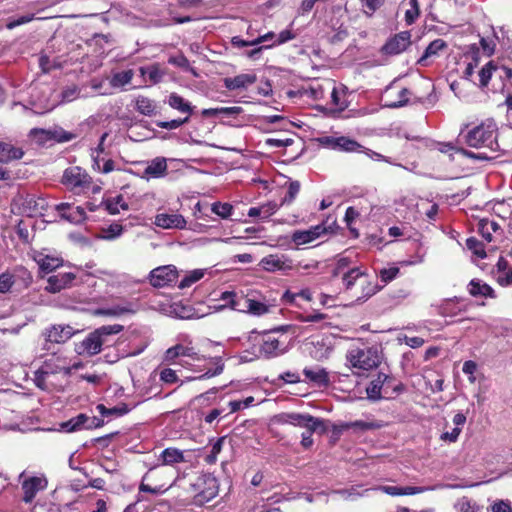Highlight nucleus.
Returning <instances> with one entry per match:
<instances>
[{"label": "nucleus", "mask_w": 512, "mask_h": 512, "mask_svg": "<svg viewBox=\"0 0 512 512\" xmlns=\"http://www.w3.org/2000/svg\"><path fill=\"white\" fill-rule=\"evenodd\" d=\"M122 330V326L106 325L88 334V336L76 345L79 355L93 356L101 352L103 346L111 345V337Z\"/></svg>", "instance_id": "obj_3"}, {"label": "nucleus", "mask_w": 512, "mask_h": 512, "mask_svg": "<svg viewBox=\"0 0 512 512\" xmlns=\"http://www.w3.org/2000/svg\"><path fill=\"white\" fill-rule=\"evenodd\" d=\"M235 311L248 312L252 315L261 316L268 312V306L260 301L240 296L239 303H234Z\"/></svg>", "instance_id": "obj_22"}, {"label": "nucleus", "mask_w": 512, "mask_h": 512, "mask_svg": "<svg viewBox=\"0 0 512 512\" xmlns=\"http://www.w3.org/2000/svg\"><path fill=\"white\" fill-rule=\"evenodd\" d=\"M62 182L72 190L83 189L89 186L90 177L80 167L73 166L64 171Z\"/></svg>", "instance_id": "obj_12"}, {"label": "nucleus", "mask_w": 512, "mask_h": 512, "mask_svg": "<svg viewBox=\"0 0 512 512\" xmlns=\"http://www.w3.org/2000/svg\"><path fill=\"white\" fill-rule=\"evenodd\" d=\"M47 479L45 477H29L22 482L23 501L31 503L39 491L47 487Z\"/></svg>", "instance_id": "obj_18"}, {"label": "nucleus", "mask_w": 512, "mask_h": 512, "mask_svg": "<svg viewBox=\"0 0 512 512\" xmlns=\"http://www.w3.org/2000/svg\"><path fill=\"white\" fill-rule=\"evenodd\" d=\"M205 271L203 269H195L193 271L188 272L183 279L179 282L178 287L180 289H185L191 287L194 283L198 282L200 279L204 277Z\"/></svg>", "instance_id": "obj_46"}, {"label": "nucleus", "mask_w": 512, "mask_h": 512, "mask_svg": "<svg viewBox=\"0 0 512 512\" xmlns=\"http://www.w3.org/2000/svg\"><path fill=\"white\" fill-rule=\"evenodd\" d=\"M211 210L219 217L227 219L232 215L233 206L229 203L215 202L212 204Z\"/></svg>", "instance_id": "obj_55"}, {"label": "nucleus", "mask_w": 512, "mask_h": 512, "mask_svg": "<svg viewBox=\"0 0 512 512\" xmlns=\"http://www.w3.org/2000/svg\"><path fill=\"white\" fill-rule=\"evenodd\" d=\"M328 231L324 224L312 226L307 230H296L291 235V240L296 246L309 244Z\"/></svg>", "instance_id": "obj_15"}, {"label": "nucleus", "mask_w": 512, "mask_h": 512, "mask_svg": "<svg viewBox=\"0 0 512 512\" xmlns=\"http://www.w3.org/2000/svg\"><path fill=\"white\" fill-rule=\"evenodd\" d=\"M275 35L273 32H268L262 36H259L257 39H254V40H251V41H246V40H243L239 37H234L232 39V43L235 45V46H238V47H244V46H255V45H258L260 43H264L266 41H268V39L270 38H273Z\"/></svg>", "instance_id": "obj_53"}, {"label": "nucleus", "mask_w": 512, "mask_h": 512, "mask_svg": "<svg viewBox=\"0 0 512 512\" xmlns=\"http://www.w3.org/2000/svg\"><path fill=\"white\" fill-rule=\"evenodd\" d=\"M410 8L405 13V21L408 25H411L419 16V5L418 0H409Z\"/></svg>", "instance_id": "obj_58"}, {"label": "nucleus", "mask_w": 512, "mask_h": 512, "mask_svg": "<svg viewBox=\"0 0 512 512\" xmlns=\"http://www.w3.org/2000/svg\"><path fill=\"white\" fill-rule=\"evenodd\" d=\"M137 311V307L135 304L133 303H126V304H123V305H115L109 309H106V310H103L102 311V314H105V315H111V316H120V315H123V314H128V313H135Z\"/></svg>", "instance_id": "obj_48"}, {"label": "nucleus", "mask_w": 512, "mask_h": 512, "mask_svg": "<svg viewBox=\"0 0 512 512\" xmlns=\"http://www.w3.org/2000/svg\"><path fill=\"white\" fill-rule=\"evenodd\" d=\"M191 343H178L170 348H168L164 353L163 360L167 363H174L177 358L187 357L193 361H200L202 356H200L194 349Z\"/></svg>", "instance_id": "obj_14"}, {"label": "nucleus", "mask_w": 512, "mask_h": 512, "mask_svg": "<svg viewBox=\"0 0 512 512\" xmlns=\"http://www.w3.org/2000/svg\"><path fill=\"white\" fill-rule=\"evenodd\" d=\"M240 296L241 295H238L233 291H225L221 294V296L218 300L221 303L215 304L211 307L214 308L216 311H219V310H222L225 308H230L232 310H235L234 303H239Z\"/></svg>", "instance_id": "obj_38"}, {"label": "nucleus", "mask_w": 512, "mask_h": 512, "mask_svg": "<svg viewBox=\"0 0 512 512\" xmlns=\"http://www.w3.org/2000/svg\"><path fill=\"white\" fill-rule=\"evenodd\" d=\"M30 136L35 140L38 144H43L48 140H56L58 142H67L72 140L75 136L63 129H41V128H33L30 131Z\"/></svg>", "instance_id": "obj_13"}, {"label": "nucleus", "mask_w": 512, "mask_h": 512, "mask_svg": "<svg viewBox=\"0 0 512 512\" xmlns=\"http://www.w3.org/2000/svg\"><path fill=\"white\" fill-rule=\"evenodd\" d=\"M256 75L253 73L239 74L235 77H228L224 79V86L228 90H238L247 88L256 82Z\"/></svg>", "instance_id": "obj_27"}, {"label": "nucleus", "mask_w": 512, "mask_h": 512, "mask_svg": "<svg viewBox=\"0 0 512 512\" xmlns=\"http://www.w3.org/2000/svg\"><path fill=\"white\" fill-rule=\"evenodd\" d=\"M288 326L265 331L260 336L259 355L271 359L283 355L289 350L291 338L287 335Z\"/></svg>", "instance_id": "obj_1"}, {"label": "nucleus", "mask_w": 512, "mask_h": 512, "mask_svg": "<svg viewBox=\"0 0 512 512\" xmlns=\"http://www.w3.org/2000/svg\"><path fill=\"white\" fill-rule=\"evenodd\" d=\"M106 207L110 214H118L120 210H127L128 204L125 202L123 196L119 195L113 199L108 200Z\"/></svg>", "instance_id": "obj_54"}, {"label": "nucleus", "mask_w": 512, "mask_h": 512, "mask_svg": "<svg viewBox=\"0 0 512 512\" xmlns=\"http://www.w3.org/2000/svg\"><path fill=\"white\" fill-rule=\"evenodd\" d=\"M25 207L31 216L43 215L48 207V202L43 197L31 195L26 198Z\"/></svg>", "instance_id": "obj_30"}, {"label": "nucleus", "mask_w": 512, "mask_h": 512, "mask_svg": "<svg viewBox=\"0 0 512 512\" xmlns=\"http://www.w3.org/2000/svg\"><path fill=\"white\" fill-rule=\"evenodd\" d=\"M411 92L407 88H401L397 93L396 99L387 100L385 106L389 108H399L406 105L409 101Z\"/></svg>", "instance_id": "obj_49"}, {"label": "nucleus", "mask_w": 512, "mask_h": 512, "mask_svg": "<svg viewBox=\"0 0 512 512\" xmlns=\"http://www.w3.org/2000/svg\"><path fill=\"white\" fill-rule=\"evenodd\" d=\"M382 352L376 346L355 347L346 353V361L355 373L365 372L377 368L382 361Z\"/></svg>", "instance_id": "obj_5"}, {"label": "nucleus", "mask_w": 512, "mask_h": 512, "mask_svg": "<svg viewBox=\"0 0 512 512\" xmlns=\"http://www.w3.org/2000/svg\"><path fill=\"white\" fill-rule=\"evenodd\" d=\"M346 18V11L341 7H335L330 12V18L327 20V24L336 34L333 36V40H342L347 36V31L344 28V19Z\"/></svg>", "instance_id": "obj_19"}, {"label": "nucleus", "mask_w": 512, "mask_h": 512, "mask_svg": "<svg viewBox=\"0 0 512 512\" xmlns=\"http://www.w3.org/2000/svg\"><path fill=\"white\" fill-rule=\"evenodd\" d=\"M133 76H134V73H133V70H131V69L117 72V73L113 74V76L110 80V84L113 87H117V88L123 87L131 82Z\"/></svg>", "instance_id": "obj_47"}, {"label": "nucleus", "mask_w": 512, "mask_h": 512, "mask_svg": "<svg viewBox=\"0 0 512 512\" xmlns=\"http://www.w3.org/2000/svg\"><path fill=\"white\" fill-rule=\"evenodd\" d=\"M185 461L186 459L184 451L174 447L164 449L157 458V462L161 464L163 467L173 466L175 464L183 463Z\"/></svg>", "instance_id": "obj_26"}, {"label": "nucleus", "mask_w": 512, "mask_h": 512, "mask_svg": "<svg viewBox=\"0 0 512 512\" xmlns=\"http://www.w3.org/2000/svg\"><path fill=\"white\" fill-rule=\"evenodd\" d=\"M376 490H379L383 493H386L391 496H402V495H415L422 493L427 490L425 487H413V486H406V487H398V486H379L376 488Z\"/></svg>", "instance_id": "obj_29"}, {"label": "nucleus", "mask_w": 512, "mask_h": 512, "mask_svg": "<svg viewBox=\"0 0 512 512\" xmlns=\"http://www.w3.org/2000/svg\"><path fill=\"white\" fill-rule=\"evenodd\" d=\"M167 475H168V470L157 462L155 465L151 466L148 469V471L144 474V476L142 478V482L139 486V491L140 492H148V493L158 495V494L165 493L171 487H174V486L179 487V484H181V482H182L181 478H176L168 487H165L164 484L155 485L154 487H152L148 484H145V481H149V482H153V483L159 482L162 479L166 478Z\"/></svg>", "instance_id": "obj_7"}, {"label": "nucleus", "mask_w": 512, "mask_h": 512, "mask_svg": "<svg viewBox=\"0 0 512 512\" xmlns=\"http://www.w3.org/2000/svg\"><path fill=\"white\" fill-rule=\"evenodd\" d=\"M122 232V225L118 223H113L110 224L108 227L102 228L99 237L104 240H114L121 236Z\"/></svg>", "instance_id": "obj_50"}, {"label": "nucleus", "mask_w": 512, "mask_h": 512, "mask_svg": "<svg viewBox=\"0 0 512 512\" xmlns=\"http://www.w3.org/2000/svg\"><path fill=\"white\" fill-rule=\"evenodd\" d=\"M498 229L499 225L495 221L489 219H482L478 223V231L487 242L492 241V233L496 232Z\"/></svg>", "instance_id": "obj_41"}, {"label": "nucleus", "mask_w": 512, "mask_h": 512, "mask_svg": "<svg viewBox=\"0 0 512 512\" xmlns=\"http://www.w3.org/2000/svg\"><path fill=\"white\" fill-rule=\"evenodd\" d=\"M59 373H63L65 375L70 374V367L64 358L56 356L55 354L51 355L34 372V383L38 388L48 390V378L51 375Z\"/></svg>", "instance_id": "obj_6"}, {"label": "nucleus", "mask_w": 512, "mask_h": 512, "mask_svg": "<svg viewBox=\"0 0 512 512\" xmlns=\"http://www.w3.org/2000/svg\"><path fill=\"white\" fill-rule=\"evenodd\" d=\"M378 274L381 281L384 284H387L397 277V275L399 274V268L395 266L389 268H382L379 270Z\"/></svg>", "instance_id": "obj_60"}, {"label": "nucleus", "mask_w": 512, "mask_h": 512, "mask_svg": "<svg viewBox=\"0 0 512 512\" xmlns=\"http://www.w3.org/2000/svg\"><path fill=\"white\" fill-rule=\"evenodd\" d=\"M260 266L267 272H281L284 275L296 271L295 261L286 254L267 255L261 259Z\"/></svg>", "instance_id": "obj_9"}, {"label": "nucleus", "mask_w": 512, "mask_h": 512, "mask_svg": "<svg viewBox=\"0 0 512 512\" xmlns=\"http://www.w3.org/2000/svg\"><path fill=\"white\" fill-rule=\"evenodd\" d=\"M497 69L493 61H489L479 71V86L481 88L486 87L492 77L493 72Z\"/></svg>", "instance_id": "obj_51"}, {"label": "nucleus", "mask_w": 512, "mask_h": 512, "mask_svg": "<svg viewBox=\"0 0 512 512\" xmlns=\"http://www.w3.org/2000/svg\"><path fill=\"white\" fill-rule=\"evenodd\" d=\"M154 224L162 229H183L186 220L178 213H159L155 216Z\"/></svg>", "instance_id": "obj_20"}, {"label": "nucleus", "mask_w": 512, "mask_h": 512, "mask_svg": "<svg viewBox=\"0 0 512 512\" xmlns=\"http://www.w3.org/2000/svg\"><path fill=\"white\" fill-rule=\"evenodd\" d=\"M303 374L307 379L319 386H326L329 383L328 373L323 368H305Z\"/></svg>", "instance_id": "obj_35"}, {"label": "nucleus", "mask_w": 512, "mask_h": 512, "mask_svg": "<svg viewBox=\"0 0 512 512\" xmlns=\"http://www.w3.org/2000/svg\"><path fill=\"white\" fill-rule=\"evenodd\" d=\"M33 19H35V15L33 13H28L17 18H10L6 23V27L12 30L17 26L31 22Z\"/></svg>", "instance_id": "obj_59"}, {"label": "nucleus", "mask_w": 512, "mask_h": 512, "mask_svg": "<svg viewBox=\"0 0 512 512\" xmlns=\"http://www.w3.org/2000/svg\"><path fill=\"white\" fill-rule=\"evenodd\" d=\"M475 504L467 498H462L455 504L457 512H476L474 509Z\"/></svg>", "instance_id": "obj_64"}, {"label": "nucleus", "mask_w": 512, "mask_h": 512, "mask_svg": "<svg viewBox=\"0 0 512 512\" xmlns=\"http://www.w3.org/2000/svg\"><path fill=\"white\" fill-rule=\"evenodd\" d=\"M381 427H382V424H380L378 422H373V421L368 422V421H362V420L349 422L344 425V428H346V429H355V430H361V431L374 430V429H379Z\"/></svg>", "instance_id": "obj_52"}, {"label": "nucleus", "mask_w": 512, "mask_h": 512, "mask_svg": "<svg viewBox=\"0 0 512 512\" xmlns=\"http://www.w3.org/2000/svg\"><path fill=\"white\" fill-rule=\"evenodd\" d=\"M140 74L151 84H157L162 81L165 75L164 70L161 69L159 64H152L149 66H143L139 68Z\"/></svg>", "instance_id": "obj_33"}, {"label": "nucleus", "mask_w": 512, "mask_h": 512, "mask_svg": "<svg viewBox=\"0 0 512 512\" xmlns=\"http://www.w3.org/2000/svg\"><path fill=\"white\" fill-rule=\"evenodd\" d=\"M276 418L280 424H289L307 430L325 429L324 421L310 414L287 412L279 414Z\"/></svg>", "instance_id": "obj_8"}, {"label": "nucleus", "mask_w": 512, "mask_h": 512, "mask_svg": "<svg viewBox=\"0 0 512 512\" xmlns=\"http://www.w3.org/2000/svg\"><path fill=\"white\" fill-rule=\"evenodd\" d=\"M352 261L347 256H340L336 263L335 268L333 270V276H339L340 274H344L349 268H352L351 265Z\"/></svg>", "instance_id": "obj_57"}, {"label": "nucleus", "mask_w": 512, "mask_h": 512, "mask_svg": "<svg viewBox=\"0 0 512 512\" xmlns=\"http://www.w3.org/2000/svg\"><path fill=\"white\" fill-rule=\"evenodd\" d=\"M168 105L179 111L180 113L186 114L188 118L193 113L192 105L177 93H171L167 100Z\"/></svg>", "instance_id": "obj_31"}, {"label": "nucleus", "mask_w": 512, "mask_h": 512, "mask_svg": "<svg viewBox=\"0 0 512 512\" xmlns=\"http://www.w3.org/2000/svg\"><path fill=\"white\" fill-rule=\"evenodd\" d=\"M299 190H300L299 182H297V181L290 182L289 186H288L287 193L284 196V198L281 202V205L291 203L295 199L297 194L299 193Z\"/></svg>", "instance_id": "obj_61"}, {"label": "nucleus", "mask_w": 512, "mask_h": 512, "mask_svg": "<svg viewBox=\"0 0 512 512\" xmlns=\"http://www.w3.org/2000/svg\"><path fill=\"white\" fill-rule=\"evenodd\" d=\"M242 111L241 107L238 106H232V107H219V108H209V109H203L201 114L204 117H212L219 114L225 115V116H235L240 114Z\"/></svg>", "instance_id": "obj_42"}, {"label": "nucleus", "mask_w": 512, "mask_h": 512, "mask_svg": "<svg viewBox=\"0 0 512 512\" xmlns=\"http://www.w3.org/2000/svg\"><path fill=\"white\" fill-rule=\"evenodd\" d=\"M167 160L164 157H156L147 162L142 177L149 179L163 178L167 175Z\"/></svg>", "instance_id": "obj_21"}, {"label": "nucleus", "mask_w": 512, "mask_h": 512, "mask_svg": "<svg viewBox=\"0 0 512 512\" xmlns=\"http://www.w3.org/2000/svg\"><path fill=\"white\" fill-rule=\"evenodd\" d=\"M447 46V43L443 39H435L427 46L423 55L419 58L418 63L422 66H426L428 59L438 57Z\"/></svg>", "instance_id": "obj_28"}, {"label": "nucleus", "mask_w": 512, "mask_h": 512, "mask_svg": "<svg viewBox=\"0 0 512 512\" xmlns=\"http://www.w3.org/2000/svg\"><path fill=\"white\" fill-rule=\"evenodd\" d=\"M76 333H78V330L74 329L70 325H62V324H55L51 325L50 327H47L43 332L42 335L45 339V349H49L47 346L48 343H54V344H62L67 342L70 338H72Z\"/></svg>", "instance_id": "obj_10"}, {"label": "nucleus", "mask_w": 512, "mask_h": 512, "mask_svg": "<svg viewBox=\"0 0 512 512\" xmlns=\"http://www.w3.org/2000/svg\"><path fill=\"white\" fill-rule=\"evenodd\" d=\"M337 151H343V152H362V145L359 144L357 141L345 137L340 136L338 137V143H337Z\"/></svg>", "instance_id": "obj_44"}, {"label": "nucleus", "mask_w": 512, "mask_h": 512, "mask_svg": "<svg viewBox=\"0 0 512 512\" xmlns=\"http://www.w3.org/2000/svg\"><path fill=\"white\" fill-rule=\"evenodd\" d=\"M178 271L174 265H164L153 269L149 273V281L153 287H165L176 283Z\"/></svg>", "instance_id": "obj_11"}, {"label": "nucleus", "mask_w": 512, "mask_h": 512, "mask_svg": "<svg viewBox=\"0 0 512 512\" xmlns=\"http://www.w3.org/2000/svg\"><path fill=\"white\" fill-rule=\"evenodd\" d=\"M179 487L194 496L196 504H204L215 498L219 492V483L217 478L210 474H202L194 479H182Z\"/></svg>", "instance_id": "obj_2"}, {"label": "nucleus", "mask_w": 512, "mask_h": 512, "mask_svg": "<svg viewBox=\"0 0 512 512\" xmlns=\"http://www.w3.org/2000/svg\"><path fill=\"white\" fill-rule=\"evenodd\" d=\"M466 246L469 250H471L475 255H477L480 258L486 257V252L484 250V246L482 242L477 240L474 237H470L466 240Z\"/></svg>", "instance_id": "obj_56"}, {"label": "nucleus", "mask_w": 512, "mask_h": 512, "mask_svg": "<svg viewBox=\"0 0 512 512\" xmlns=\"http://www.w3.org/2000/svg\"><path fill=\"white\" fill-rule=\"evenodd\" d=\"M188 121H189V118H188V116H186L185 118H182V119L179 118V119H173L170 121H159V122H157V126L160 128H163V129L174 130V129L179 128L183 124L187 123Z\"/></svg>", "instance_id": "obj_63"}, {"label": "nucleus", "mask_w": 512, "mask_h": 512, "mask_svg": "<svg viewBox=\"0 0 512 512\" xmlns=\"http://www.w3.org/2000/svg\"><path fill=\"white\" fill-rule=\"evenodd\" d=\"M365 273L366 271L362 270L360 267H352L344 272L342 282L346 290H351L356 283L360 284Z\"/></svg>", "instance_id": "obj_34"}, {"label": "nucleus", "mask_w": 512, "mask_h": 512, "mask_svg": "<svg viewBox=\"0 0 512 512\" xmlns=\"http://www.w3.org/2000/svg\"><path fill=\"white\" fill-rule=\"evenodd\" d=\"M465 143L476 149L486 148L492 152L499 149L497 141V125L487 120L470 129L464 136Z\"/></svg>", "instance_id": "obj_4"}, {"label": "nucleus", "mask_w": 512, "mask_h": 512, "mask_svg": "<svg viewBox=\"0 0 512 512\" xmlns=\"http://www.w3.org/2000/svg\"><path fill=\"white\" fill-rule=\"evenodd\" d=\"M468 291L474 297H494L493 289L488 284L476 279L470 281Z\"/></svg>", "instance_id": "obj_36"}, {"label": "nucleus", "mask_w": 512, "mask_h": 512, "mask_svg": "<svg viewBox=\"0 0 512 512\" xmlns=\"http://www.w3.org/2000/svg\"><path fill=\"white\" fill-rule=\"evenodd\" d=\"M390 379L391 378L389 375L383 372H379L377 374V377L370 381L366 388L367 398L371 401L381 400L383 398L381 391L385 383L388 382Z\"/></svg>", "instance_id": "obj_25"}, {"label": "nucleus", "mask_w": 512, "mask_h": 512, "mask_svg": "<svg viewBox=\"0 0 512 512\" xmlns=\"http://www.w3.org/2000/svg\"><path fill=\"white\" fill-rule=\"evenodd\" d=\"M462 311L453 299L444 300L438 307V313L443 317H455Z\"/></svg>", "instance_id": "obj_40"}, {"label": "nucleus", "mask_w": 512, "mask_h": 512, "mask_svg": "<svg viewBox=\"0 0 512 512\" xmlns=\"http://www.w3.org/2000/svg\"><path fill=\"white\" fill-rule=\"evenodd\" d=\"M96 409L102 417H119L127 414L130 411V408L127 404H121L113 408H107L103 404H99L97 405Z\"/></svg>", "instance_id": "obj_43"}, {"label": "nucleus", "mask_w": 512, "mask_h": 512, "mask_svg": "<svg viewBox=\"0 0 512 512\" xmlns=\"http://www.w3.org/2000/svg\"><path fill=\"white\" fill-rule=\"evenodd\" d=\"M74 280L75 275L71 272L52 275L48 278L45 289L50 293H57L62 289L70 287Z\"/></svg>", "instance_id": "obj_23"}, {"label": "nucleus", "mask_w": 512, "mask_h": 512, "mask_svg": "<svg viewBox=\"0 0 512 512\" xmlns=\"http://www.w3.org/2000/svg\"><path fill=\"white\" fill-rule=\"evenodd\" d=\"M55 209L59 212L60 216L73 224H80L86 219L85 209L81 206L63 202L57 204Z\"/></svg>", "instance_id": "obj_16"}, {"label": "nucleus", "mask_w": 512, "mask_h": 512, "mask_svg": "<svg viewBox=\"0 0 512 512\" xmlns=\"http://www.w3.org/2000/svg\"><path fill=\"white\" fill-rule=\"evenodd\" d=\"M135 109L142 115L153 116L156 114V104L153 100L138 96L135 100Z\"/></svg>", "instance_id": "obj_39"}, {"label": "nucleus", "mask_w": 512, "mask_h": 512, "mask_svg": "<svg viewBox=\"0 0 512 512\" xmlns=\"http://www.w3.org/2000/svg\"><path fill=\"white\" fill-rule=\"evenodd\" d=\"M325 89L322 84L315 81L302 89V95L313 100H320L324 98Z\"/></svg>", "instance_id": "obj_45"}, {"label": "nucleus", "mask_w": 512, "mask_h": 512, "mask_svg": "<svg viewBox=\"0 0 512 512\" xmlns=\"http://www.w3.org/2000/svg\"><path fill=\"white\" fill-rule=\"evenodd\" d=\"M411 43V34L409 31H403L388 40L383 46L382 51L388 55H397L406 50Z\"/></svg>", "instance_id": "obj_17"}, {"label": "nucleus", "mask_w": 512, "mask_h": 512, "mask_svg": "<svg viewBox=\"0 0 512 512\" xmlns=\"http://www.w3.org/2000/svg\"><path fill=\"white\" fill-rule=\"evenodd\" d=\"M23 151L10 143L0 142V163L21 159Z\"/></svg>", "instance_id": "obj_32"}, {"label": "nucleus", "mask_w": 512, "mask_h": 512, "mask_svg": "<svg viewBox=\"0 0 512 512\" xmlns=\"http://www.w3.org/2000/svg\"><path fill=\"white\" fill-rule=\"evenodd\" d=\"M359 285L361 287V293L356 295L357 301H366L371 296L376 294L379 289L377 284L369 280L367 273H365Z\"/></svg>", "instance_id": "obj_37"}, {"label": "nucleus", "mask_w": 512, "mask_h": 512, "mask_svg": "<svg viewBox=\"0 0 512 512\" xmlns=\"http://www.w3.org/2000/svg\"><path fill=\"white\" fill-rule=\"evenodd\" d=\"M210 362H213L214 365H215V368L212 369V368H205L206 371L204 374H202L199 379H204V378H211L213 376H216V375H219L222 373L223 371V368H224V364L222 363V361L220 359H210Z\"/></svg>", "instance_id": "obj_62"}, {"label": "nucleus", "mask_w": 512, "mask_h": 512, "mask_svg": "<svg viewBox=\"0 0 512 512\" xmlns=\"http://www.w3.org/2000/svg\"><path fill=\"white\" fill-rule=\"evenodd\" d=\"M33 258L38 264L39 269L44 273H50L63 265V259L61 257L44 252H36Z\"/></svg>", "instance_id": "obj_24"}]
</instances>
